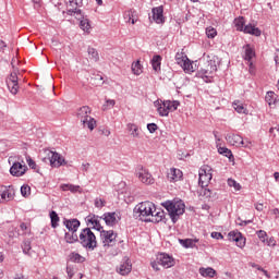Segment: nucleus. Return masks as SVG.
I'll use <instances>...</instances> for the list:
<instances>
[{"label": "nucleus", "mask_w": 279, "mask_h": 279, "mask_svg": "<svg viewBox=\"0 0 279 279\" xmlns=\"http://www.w3.org/2000/svg\"><path fill=\"white\" fill-rule=\"evenodd\" d=\"M64 226H65V228L69 229V232H77L81 223H80V220L72 219V220H65Z\"/></svg>", "instance_id": "obj_24"}, {"label": "nucleus", "mask_w": 279, "mask_h": 279, "mask_svg": "<svg viewBox=\"0 0 279 279\" xmlns=\"http://www.w3.org/2000/svg\"><path fill=\"white\" fill-rule=\"evenodd\" d=\"M14 279H27V278H25V276L23 275H16Z\"/></svg>", "instance_id": "obj_64"}, {"label": "nucleus", "mask_w": 279, "mask_h": 279, "mask_svg": "<svg viewBox=\"0 0 279 279\" xmlns=\"http://www.w3.org/2000/svg\"><path fill=\"white\" fill-rule=\"evenodd\" d=\"M266 245H268V247H276V239L270 238V239H266Z\"/></svg>", "instance_id": "obj_56"}, {"label": "nucleus", "mask_w": 279, "mask_h": 279, "mask_svg": "<svg viewBox=\"0 0 279 279\" xmlns=\"http://www.w3.org/2000/svg\"><path fill=\"white\" fill-rule=\"evenodd\" d=\"M61 190L70 191L71 193H82V187H80V185H73V184H62Z\"/></svg>", "instance_id": "obj_32"}, {"label": "nucleus", "mask_w": 279, "mask_h": 279, "mask_svg": "<svg viewBox=\"0 0 279 279\" xmlns=\"http://www.w3.org/2000/svg\"><path fill=\"white\" fill-rule=\"evenodd\" d=\"M181 69H183L185 73H194L195 71V66H193V62H191L190 59H187L185 63L181 65Z\"/></svg>", "instance_id": "obj_40"}, {"label": "nucleus", "mask_w": 279, "mask_h": 279, "mask_svg": "<svg viewBox=\"0 0 279 279\" xmlns=\"http://www.w3.org/2000/svg\"><path fill=\"white\" fill-rule=\"evenodd\" d=\"M22 250H23L24 254H29V252L32 250V242L29 240L24 241L22 244Z\"/></svg>", "instance_id": "obj_48"}, {"label": "nucleus", "mask_w": 279, "mask_h": 279, "mask_svg": "<svg viewBox=\"0 0 279 279\" xmlns=\"http://www.w3.org/2000/svg\"><path fill=\"white\" fill-rule=\"evenodd\" d=\"M211 239H216L217 241H219V239H223V234H221V232H211Z\"/></svg>", "instance_id": "obj_57"}, {"label": "nucleus", "mask_w": 279, "mask_h": 279, "mask_svg": "<svg viewBox=\"0 0 279 279\" xmlns=\"http://www.w3.org/2000/svg\"><path fill=\"white\" fill-rule=\"evenodd\" d=\"M136 177L143 184H154V177L149 173V170L145 169L144 167L140 166L136 169Z\"/></svg>", "instance_id": "obj_10"}, {"label": "nucleus", "mask_w": 279, "mask_h": 279, "mask_svg": "<svg viewBox=\"0 0 279 279\" xmlns=\"http://www.w3.org/2000/svg\"><path fill=\"white\" fill-rule=\"evenodd\" d=\"M265 101L268 104L269 108H276V106H278V95L274 92H267Z\"/></svg>", "instance_id": "obj_22"}, {"label": "nucleus", "mask_w": 279, "mask_h": 279, "mask_svg": "<svg viewBox=\"0 0 279 279\" xmlns=\"http://www.w3.org/2000/svg\"><path fill=\"white\" fill-rule=\"evenodd\" d=\"M70 260H72V263H84V260H86V258H84L82 255H80V253H71Z\"/></svg>", "instance_id": "obj_43"}, {"label": "nucleus", "mask_w": 279, "mask_h": 279, "mask_svg": "<svg viewBox=\"0 0 279 279\" xmlns=\"http://www.w3.org/2000/svg\"><path fill=\"white\" fill-rule=\"evenodd\" d=\"M157 260L161 267H165V269H169L175 265V259L167 253L159 254Z\"/></svg>", "instance_id": "obj_13"}, {"label": "nucleus", "mask_w": 279, "mask_h": 279, "mask_svg": "<svg viewBox=\"0 0 279 279\" xmlns=\"http://www.w3.org/2000/svg\"><path fill=\"white\" fill-rule=\"evenodd\" d=\"M255 208H256V210H258L259 213L263 211V204H260V203H259V204H256V205H255Z\"/></svg>", "instance_id": "obj_62"}, {"label": "nucleus", "mask_w": 279, "mask_h": 279, "mask_svg": "<svg viewBox=\"0 0 279 279\" xmlns=\"http://www.w3.org/2000/svg\"><path fill=\"white\" fill-rule=\"evenodd\" d=\"M69 16H74L75 19H77V21H82L84 20V13L82 12V10L77 9V5L74 7H68V10L65 12Z\"/></svg>", "instance_id": "obj_20"}, {"label": "nucleus", "mask_w": 279, "mask_h": 279, "mask_svg": "<svg viewBox=\"0 0 279 279\" xmlns=\"http://www.w3.org/2000/svg\"><path fill=\"white\" fill-rule=\"evenodd\" d=\"M20 228H21L22 232H24V234H27V232H29V227H27V223H25V222H22L20 225Z\"/></svg>", "instance_id": "obj_59"}, {"label": "nucleus", "mask_w": 279, "mask_h": 279, "mask_svg": "<svg viewBox=\"0 0 279 279\" xmlns=\"http://www.w3.org/2000/svg\"><path fill=\"white\" fill-rule=\"evenodd\" d=\"M10 173L14 178H22L24 173H27V166L21 162H14L10 168Z\"/></svg>", "instance_id": "obj_15"}, {"label": "nucleus", "mask_w": 279, "mask_h": 279, "mask_svg": "<svg viewBox=\"0 0 279 279\" xmlns=\"http://www.w3.org/2000/svg\"><path fill=\"white\" fill-rule=\"evenodd\" d=\"M132 72L134 75H141L143 73V66H141V61L132 63Z\"/></svg>", "instance_id": "obj_44"}, {"label": "nucleus", "mask_w": 279, "mask_h": 279, "mask_svg": "<svg viewBox=\"0 0 279 279\" xmlns=\"http://www.w3.org/2000/svg\"><path fill=\"white\" fill-rule=\"evenodd\" d=\"M94 206H95V208H98V210H101V208H104L106 206V199H104L101 197H96L94 199Z\"/></svg>", "instance_id": "obj_46"}, {"label": "nucleus", "mask_w": 279, "mask_h": 279, "mask_svg": "<svg viewBox=\"0 0 279 279\" xmlns=\"http://www.w3.org/2000/svg\"><path fill=\"white\" fill-rule=\"evenodd\" d=\"M7 86L11 95L19 93V72L16 70L11 72L10 76L7 78Z\"/></svg>", "instance_id": "obj_9"}, {"label": "nucleus", "mask_w": 279, "mask_h": 279, "mask_svg": "<svg viewBox=\"0 0 279 279\" xmlns=\"http://www.w3.org/2000/svg\"><path fill=\"white\" fill-rule=\"evenodd\" d=\"M100 219L105 221L106 226H109V228H112L119 223L121 218H119V215L117 213H105Z\"/></svg>", "instance_id": "obj_12"}, {"label": "nucleus", "mask_w": 279, "mask_h": 279, "mask_svg": "<svg viewBox=\"0 0 279 279\" xmlns=\"http://www.w3.org/2000/svg\"><path fill=\"white\" fill-rule=\"evenodd\" d=\"M26 162L28 165V167H31V169H36V161H34V159H32V157H26Z\"/></svg>", "instance_id": "obj_55"}, {"label": "nucleus", "mask_w": 279, "mask_h": 279, "mask_svg": "<svg viewBox=\"0 0 279 279\" xmlns=\"http://www.w3.org/2000/svg\"><path fill=\"white\" fill-rule=\"evenodd\" d=\"M226 141L229 143V145H233L234 147H248L247 144L243 141V137L241 135L236 134H227Z\"/></svg>", "instance_id": "obj_14"}, {"label": "nucleus", "mask_w": 279, "mask_h": 279, "mask_svg": "<svg viewBox=\"0 0 279 279\" xmlns=\"http://www.w3.org/2000/svg\"><path fill=\"white\" fill-rule=\"evenodd\" d=\"M199 240L197 239H185V240H180L181 245H183V247H195V243H197Z\"/></svg>", "instance_id": "obj_38"}, {"label": "nucleus", "mask_w": 279, "mask_h": 279, "mask_svg": "<svg viewBox=\"0 0 279 279\" xmlns=\"http://www.w3.org/2000/svg\"><path fill=\"white\" fill-rule=\"evenodd\" d=\"M66 275H68L69 279L73 278V276H75V267L72 265H68L66 266Z\"/></svg>", "instance_id": "obj_51"}, {"label": "nucleus", "mask_w": 279, "mask_h": 279, "mask_svg": "<svg viewBox=\"0 0 279 279\" xmlns=\"http://www.w3.org/2000/svg\"><path fill=\"white\" fill-rule=\"evenodd\" d=\"M100 240L104 247H114L117 245V233L113 230L100 231Z\"/></svg>", "instance_id": "obj_8"}, {"label": "nucleus", "mask_w": 279, "mask_h": 279, "mask_svg": "<svg viewBox=\"0 0 279 279\" xmlns=\"http://www.w3.org/2000/svg\"><path fill=\"white\" fill-rule=\"evenodd\" d=\"M165 106L167 107L168 112H175L180 106V101L178 100H165Z\"/></svg>", "instance_id": "obj_30"}, {"label": "nucleus", "mask_w": 279, "mask_h": 279, "mask_svg": "<svg viewBox=\"0 0 279 279\" xmlns=\"http://www.w3.org/2000/svg\"><path fill=\"white\" fill-rule=\"evenodd\" d=\"M251 222L252 220H241V218H238L236 226H248Z\"/></svg>", "instance_id": "obj_58"}, {"label": "nucleus", "mask_w": 279, "mask_h": 279, "mask_svg": "<svg viewBox=\"0 0 279 279\" xmlns=\"http://www.w3.org/2000/svg\"><path fill=\"white\" fill-rule=\"evenodd\" d=\"M161 206L168 210V215L173 223L178 222V219H180V216L184 215L186 208L184 202L178 199L166 201Z\"/></svg>", "instance_id": "obj_3"}, {"label": "nucleus", "mask_w": 279, "mask_h": 279, "mask_svg": "<svg viewBox=\"0 0 279 279\" xmlns=\"http://www.w3.org/2000/svg\"><path fill=\"white\" fill-rule=\"evenodd\" d=\"M232 106L238 114H247V107H245L241 100L233 101Z\"/></svg>", "instance_id": "obj_27"}, {"label": "nucleus", "mask_w": 279, "mask_h": 279, "mask_svg": "<svg viewBox=\"0 0 279 279\" xmlns=\"http://www.w3.org/2000/svg\"><path fill=\"white\" fill-rule=\"evenodd\" d=\"M218 147V154H221V156H226L229 158V160H234V155H232V150H230L228 147H221L217 145Z\"/></svg>", "instance_id": "obj_31"}, {"label": "nucleus", "mask_w": 279, "mask_h": 279, "mask_svg": "<svg viewBox=\"0 0 279 279\" xmlns=\"http://www.w3.org/2000/svg\"><path fill=\"white\" fill-rule=\"evenodd\" d=\"M254 56H256V52H254V49H252V47H250V46H246L245 53H244V60H247V62H250V64H252V58H254Z\"/></svg>", "instance_id": "obj_35"}, {"label": "nucleus", "mask_w": 279, "mask_h": 279, "mask_svg": "<svg viewBox=\"0 0 279 279\" xmlns=\"http://www.w3.org/2000/svg\"><path fill=\"white\" fill-rule=\"evenodd\" d=\"M242 32H244V34H251V36H260L262 34L259 28L252 24L245 25Z\"/></svg>", "instance_id": "obj_26"}, {"label": "nucleus", "mask_w": 279, "mask_h": 279, "mask_svg": "<svg viewBox=\"0 0 279 279\" xmlns=\"http://www.w3.org/2000/svg\"><path fill=\"white\" fill-rule=\"evenodd\" d=\"M228 184L229 186H232L234 191H241V184H239L235 180L229 179Z\"/></svg>", "instance_id": "obj_50"}, {"label": "nucleus", "mask_w": 279, "mask_h": 279, "mask_svg": "<svg viewBox=\"0 0 279 279\" xmlns=\"http://www.w3.org/2000/svg\"><path fill=\"white\" fill-rule=\"evenodd\" d=\"M128 130H129V132H131V136L133 138H141V129L138 128V125H136L134 123H129Z\"/></svg>", "instance_id": "obj_28"}, {"label": "nucleus", "mask_w": 279, "mask_h": 279, "mask_svg": "<svg viewBox=\"0 0 279 279\" xmlns=\"http://www.w3.org/2000/svg\"><path fill=\"white\" fill-rule=\"evenodd\" d=\"M80 27H81V29H83V32L90 34V22L88 21V19L85 17V19L81 20Z\"/></svg>", "instance_id": "obj_41"}, {"label": "nucleus", "mask_w": 279, "mask_h": 279, "mask_svg": "<svg viewBox=\"0 0 279 279\" xmlns=\"http://www.w3.org/2000/svg\"><path fill=\"white\" fill-rule=\"evenodd\" d=\"M45 154L50 162V167L58 169L66 165V160L62 155L53 150H45Z\"/></svg>", "instance_id": "obj_7"}, {"label": "nucleus", "mask_w": 279, "mask_h": 279, "mask_svg": "<svg viewBox=\"0 0 279 279\" xmlns=\"http://www.w3.org/2000/svg\"><path fill=\"white\" fill-rule=\"evenodd\" d=\"M162 62V57L160 54H155L151 59V66L158 73L160 71V64Z\"/></svg>", "instance_id": "obj_29"}, {"label": "nucleus", "mask_w": 279, "mask_h": 279, "mask_svg": "<svg viewBox=\"0 0 279 279\" xmlns=\"http://www.w3.org/2000/svg\"><path fill=\"white\" fill-rule=\"evenodd\" d=\"M199 274L201 276H203V278H215V276H217V270L210 267L207 268H199Z\"/></svg>", "instance_id": "obj_25"}, {"label": "nucleus", "mask_w": 279, "mask_h": 279, "mask_svg": "<svg viewBox=\"0 0 279 279\" xmlns=\"http://www.w3.org/2000/svg\"><path fill=\"white\" fill-rule=\"evenodd\" d=\"M64 239H65V241L68 243H77V241H80V236H77V233H75V232H72V233L68 232V233H65Z\"/></svg>", "instance_id": "obj_39"}, {"label": "nucleus", "mask_w": 279, "mask_h": 279, "mask_svg": "<svg viewBox=\"0 0 279 279\" xmlns=\"http://www.w3.org/2000/svg\"><path fill=\"white\" fill-rule=\"evenodd\" d=\"M250 267H253V269H257V271H263V274L269 278V274L267 270L263 269V267L258 266L256 263H250Z\"/></svg>", "instance_id": "obj_49"}, {"label": "nucleus", "mask_w": 279, "mask_h": 279, "mask_svg": "<svg viewBox=\"0 0 279 279\" xmlns=\"http://www.w3.org/2000/svg\"><path fill=\"white\" fill-rule=\"evenodd\" d=\"M206 35L209 38H215V36H217V29L213 28V27H208L206 29Z\"/></svg>", "instance_id": "obj_52"}, {"label": "nucleus", "mask_w": 279, "mask_h": 279, "mask_svg": "<svg viewBox=\"0 0 279 279\" xmlns=\"http://www.w3.org/2000/svg\"><path fill=\"white\" fill-rule=\"evenodd\" d=\"M99 219H101V217L99 216H95V215L87 216L86 217L87 226H92V228L94 230H97L98 232L104 231V227H101V222H99Z\"/></svg>", "instance_id": "obj_17"}, {"label": "nucleus", "mask_w": 279, "mask_h": 279, "mask_svg": "<svg viewBox=\"0 0 279 279\" xmlns=\"http://www.w3.org/2000/svg\"><path fill=\"white\" fill-rule=\"evenodd\" d=\"M182 172L180 171V169H175V168H171L168 171L167 178L169 180V182H179V180H182Z\"/></svg>", "instance_id": "obj_21"}, {"label": "nucleus", "mask_w": 279, "mask_h": 279, "mask_svg": "<svg viewBox=\"0 0 279 279\" xmlns=\"http://www.w3.org/2000/svg\"><path fill=\"white\" fill-rule=\"evenodd\" d=\"M21 195L22 197H29V195H32V187L27 184L22 185Z\"/></svg>", "instance_id": "obj_45"}, {"label": "nucleus", "mask_w": 279, "mask_h": 279, "mask_svg": "<svg viewBox=\"0 0 279 279\" xmlns=\"http://www.w3.org/2000/svg\"><path fill=\"white\" fill-rule=\"evenodd\" d=\"M257 236L262 243H265L267 240V232L259 230V231H257Z\"/></svg>", "instance_id": "obj_53"}, {"label": "nucleus", "mask_w": 279, "mask_h": 279, "mask_svg": "<svg viewBox=\"0 0 279 279\" xmlns=\"http://www.w3.org/2000/svg\"><path fill=\"white\" fill-rule=\"evenodd\" d=\"M117 104V101H114V99H107L106 104L102 106V110H110L112 108H114V105Z\"/></svg>", "instance_id": "obj_47"}, {"label": "nucleus", "mask_w": 279, "mask_h": 279, "mask_svg": "<svg viewBox=\"0 0 279 279\" xmlns=\"http://www.w3.org/2000/svg\"><path fill=\"white\" fill-rule=\"evenodd\" d=\"M117 271L118 274H120V276H128V274L132 271V263L130 262V259H126L122 264H120V266L117 268Z\"/></svg>", "instance_id": "obj_19"}, {"label": "nucleus", "mask_w": 279, "mask_h": 279, "mask_svg": "<svg viewBox=\"0 0 279 279\" xmlns=\"http://www.w3.org/2000/svg\"><path fill=\"white\" fill-rule=\"evenodd\" d=\"M233 24L238 32H243V29H245V19L243 16L236 17Z\"/></svg>", "instance_id": "obj_33"}, {"label": "nucleus", "mask_w": 279, "mask_h": 279, "mask_svg": "<svg viewBox=\"0 0 279 279\" xmlns=\"http://www.w3.org/2000/svg\"><path fill=\"white\" fill-rule=\"evenodd\" d=\"M199 195L201 197H205L206 199H211L213 197H215V193H213L210 189H206V187H202L199 190Z\"/></svg>", "instance_id": "obj_37"}, {"label": "nucleus", "mask_w": 279, "mask_h": 279, "mask_svg": "<svg viewBox=\"0 0 279 279\" xmlns=\"http://www.w3.org/2000/svg\"><path fill=\"white\" fill-rule=\"evenodd\" d=\"M134 214L138 215L141 221L160 223L165 221V210L156 208L151 202H143L135 206Z\"/></svg>", "instance_id": "obj_1"}, {"label": "nucleus", "mask_w": 279, "mask_h": 279, "mask_svg": "<svg viewBox=\"0 0 279 279\" xmlns=\"http://www.w3.org/2000/svg\"><path fill=\"white\" fill-rule=\"evenodd\" d=\"M198 184L201 189H204L210 184V180H213V168L210 166H203L198 171Z\"/></svg>", "instance_id": "obj_6"}, {"label": "nucleus", "mask_w": 279, "mask_h": 279, "mask_svg": "<svg viewBox=\"0 0 279 279\" xmlns=\"http://www.w3.org/2000/svg\"><path fill=\"white\" fill-rule=\"evenodd\" d=\"M80 243L85 250H95L97 247V236H95V233L90 230V228H85L81 231L80 235Z\"/></svg>", "instance_id": "obj_4"}, {"label": "nucleus", "mask_w": 279, "mask_h": 279, "mask_svg": "<svg viewBox=\"0 0 279 279\" xmlns=\"http://www.w3.org/2000/svg\"><path fill=\"white\" fill-rule=\"evenodd\" d=\"M217 66H219V57L217 56H207V60L204 63V66L198 71V77L205 80V82H213L215 73H217Z\"/></svg>", "instance_id": "obj_2"}, {"label": "nucleus", "mask_w": 279, "mask_h": 279, "mask_svg": "<svg viewBox=\"0 0 279 279\" xmlns=\"http://www.w3.org/2000/svg\"><path fill=\"white\" fill-rule=\"evenodd\" d=\"M83 0H72L70 1V4L68 5V8H73L74 5H80V3H82Z\"/></svg>", "instance_id": "obj_60"}, {"label": "nucleus", "mask_w": 279, "mask_h": 279, "mask_svg": "<svg viewBox=\"0 0 279 279\" xmlns=\"http://www.w3.org/2000/svg\"><path fill=\"white\" fill-rule=\"evenodd\" d=\"M15 191L13 187H0V204H7L14 199Z\"/></svg>", "instance_id": "obj_11"}, {"label": "nucleus", "mask_w": 279, "mask_h": 279, "mask_svg": "<svg viewBox=\"0 0 279 279\" xmlns=\"http://www.w3.org/2000/svg\"><path fill=\"white\" fill-rule=\"evenodd\" d=\"M87 53L89 60H92L93 62H99V52H97L95 48L88 47Z\"/></svg>", "instance_id": "obj_34"}, {"label": "nucleus", "mask_w": 279, "mask_h": 279, "mask_svg": "<svg viewBox=\"0 0 279 279\" xmlns=\"http://www.w3.org/2000/svg\"><path fill=\"white\" fill-rule=\"evenodd\" d=\"M229 241H234L236 243V246L243 250L245 247V238H243V234L239 231H231L228 233Z\"/></svg>", "instance_id": "obj_16"}, {"label": "nucleus", "mask_w": 279, "mask_h": 279, "mask_svg": "<svg viewBox=\"0 0 279 279\" xmlns=\"http://www.w3.org/2000/svg\"><path fill=\"white\" fill-rule=\"evenodd\" d=\"M147 130H148V132H150V134H154V132H156V130H158V124L149 123V124H147Z\"/></svg>", "instance_id": "obj_54"}, {"label": "nucleus", "mask_w": 279, "mask_h": 279, "mask_svg": "<svg viewBox=\"0 0 279 279\" xmlns=\"http://www.w3.org/2000/svg\"><path fill=\"white\" fill-rule=\"evenodd\" d=\"M151 12L155 23H157L158 25L165 23V8L162 5L153 8Z\"/></svg>", "instance_id": "obj_18"}, {"label": "nucleus", "mask_w": 279, "mask_h": 279, "mask_svg": "<svg viewBox=\"0 0 279 279\" xmlns=\"http://www.w3.org/2000/svg\"><path fill=\"white\" fill-rule=\"evenodd\" d=\"M189 60V57L184 52H178L175 54V62L179 64V66L182 68V65L185 63V61Z\"/></svg>", "instance_id": "obj_36"}, {"label": "nucleus", "mask_w": 279, "mask_h": 279, "mask_svg": "<svg viewBox=\"0 0 279 279\" xmlns=\"http://www.w3.org/2000/svg\"><path fill=\"white\" fill-rule=\"evenodd\" d=\"M5 47H8V45H5V41L0 40V51H3V49H5Z\"/></svg>", "instance_id": "obj_61"}, {"label": "nucleus", "mask_w": 279, "mask_h": 279, "mask_svg": "<svg viewBox=\"0 0 279 279\" xmlns=\"http://www.w3.org/2000/svg\"><path fill=\"white\" fill-rule=\"evenodd\" d=\"M155 108L160 117H169V109L165 106V100H156L154 102Z\"/></svg>", "instance_id": "obj_23"}, {"label": "nucleus", "mask_w": 279, "mask_h": 279, "mask_svg": "<svg viewBox=\"0 0 279 279\" xmlns=\"http://www.w3.org/2000/svg\"><path fill=\"white\" fill-rule=\"evenodd\" d=\"M50 219H51V226L52 228H58V223L60 222V217L58 216V213L52 210L50 213Z\"/></svg>", "instance_id": "obj_42"}, {"label": "nucleus", "mask_w": 279, "mask_h": 279, "mask_svg": "<svg viewBox=\"0 0 279 279\" xmlns=\"http://www.w3.org/2000/svg\"><path fill=\"white\" fill-rule=\"evenodd\" d=\"M76 117L78 121L84 125V128H88L93 132L97 125V121L90 117V107L83 106L77 110Z\"/></svg>", "instance_id": "obj_5"}, {"label": "nucleus", "mask_w": 279, "mask_h": 279, "mask_svg": "<svg viewBox=\"0 0 279 279\" xmlns=\"http://www.w3.org/2000/svg\"><path fill=\"white\" fill-rule=\"evenodd\" d=\"M272 214H275V215H276V218H278V217H279V209H278V208H275V209L272 210Z\"/></svg>", "instance_id": "obj_63"}]
</instances>
